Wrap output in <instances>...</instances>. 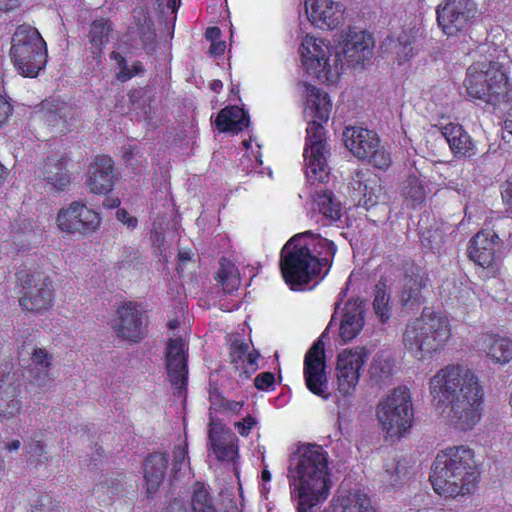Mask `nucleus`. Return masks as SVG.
<instances>
[{"label":"nucleus","mask_w":512,"mask_h":512,"mask_svg":"<svg viewBox=\"0 0 512 512\" xmlns=\"http://www.w3.org/2000/svg\"><path fill=\"white\" fill-rule=\"evenodd\" d=\"M259 353L258 351L256 350H252V351H249L248 350V353L246 354L245 356V363L242 364L241 368L243 369L241 372H240V376L244 375L245 378H249L251 373L255 372L258 368V364H257V361H258V358H259Z\"/></svg>","instance_id":"obj_48"},{"label":"nucleus","mask_w":512,"mask_h":512,"mask_svg":"<svg viewBox=\"0 0 512 512\" xmlns=\"http://www.w3.org/2000/svg\"><path fill=\"white\" fill-rule=\"evenodd\" d=\"M403 195L406 202L412 207L421 205L426 196L422 181L416 175H409L403 189Z\"/></svg>","instance_id":"obj_40"},{"label":"nucleus","mask_w":512,"mask_h":512,"mask_svg":"<svg viewBox=\"0 0 512 512\" xmlns=\"http://www.w3.org/2000/svg\"><path fill=\"white\" fill-rule=\"evenodd\" d=\"M214 123L220 132L238 133L248 127L249 116L238 106H230L220 110Z\"/></svg>","instance_id":"obj_33"},{"label":"nucleus","mask_w":512,"mask_h":512,"mask_svg":"<svg viewBox=\"0 0 512 512\" xmlns=\"http://www.w3.org/2000/svg\"><path fill=\"white\" fill-rule=\"evenodd\" d=\"M38 113L48 126L66 128L74 116V109L65 101L49 98L42 101Z\"/></svg>","instance_id":"obj_27"},{"label":"nucleus","mask_w":512,"mask_h":512,"mask_svg":"<svg viewBox=\"0 0 512 512\" xmlns=\"http://www.w3.org/2000/svg\"><path fill=\"white\" fill-rule=\"evenodd\" d=\"M440 130L456 158H470L476 154L475 144L462 125L448 123Z\"/></svg>","instance_id":"obj_25"},{"label":"nucleus","mask_w":512,"mask_h":512,"mask_svg":"<svg viewBox=\"0 0 512 512\" xmlns=\"http://www.w3.org/2000/svg\"><path fill=\"white\" fill-rule=\"evenodd\" d=\"M66 163L67 159L64 157H48L41 171V176L47 184L57 191H64L70 184Z\"/></svg>","instance_id":"obj_31"},{"label":"nucleus","mask_w":512,"mask_h":512,"mask_svg":"<svg viewBox=\"0 0 512 512\" xmlns=\"http://www.w3.org/2000/svg\"><path fill=\"white\" fill-rule=\"evenodd\" d=\"M166 512L189 511L181 501L174 500L166 508ZM190 512H217L209 492L201 484H197L194 488L191 498Z\"/></svg>","instance_id":"obj_34"},{"label":"nucleus","mask_w":512,"mask_h":512,"mask_svg":"<svg viewBox=\"0 0 512 512\" xmlns=\"http://www.w3.org/2000/svg\"><path fill=\"white\" fill-rule=\"evenodd\" d=\"M20 0H0V11H8L16 8Z\"/></svg>","instance_id":"obj_62"},{"label":"nucleus","mask_w":512,"mask_h":512,"mask_svg":"<svg viewBox=\"0 0 512 512\" xmlns=\"http://www.w3.org/2000/svg\"><path fill=\"white\" fill-rule=\"evenodd\" d=\"M477 343L479 349L495 363L505 364L512 359V341L507 337L482 334Z\"/></svg>","instance_id":"obj_29"},{"label":"nucleus","mask_w":512,"mask_h":512,"mask_svg":"<svg viewBox=\"0 0 512 512\" xmlns=\"http://www.w3.org/2000/svg\"><path fill=\"white\" fill-rule=\"evenodd\" d=\"M225 47L224 41L212 42L210 46V54L213 56H219L224 53Z\"/></svg>","instance_id":"obj_61"},{"label":"nucleus","mask_w":512,"mask_h":512,"mask_svg":"<svg viewBox=\"0 0 512 512\" xmlns=\"http://www.w3.org/2000/svg\"><path fill=\"white\" fill-rule=\"evenodd\" d=\"M249 345L245 342L235 341L231 345L230 358L231 363L235 365L236 369H239L242 364L245 363L244 359L248 353Z\"/></svg>","instance_id":"obj_44"},{"label":"nucleus","mask_w":512,"mask_h":512,"mask_svg":"<svg viewBox=\"0 0 512 512\" xmlns=\"http://www.w3.org/2000/svg\"><path fill=\"white\" fill-rule=\"evenodd\" d=\"M243 405H244L243 402L227 400L224 398L221 399V407L224 410L232 412V413H239L240 410L242 409Z\"/></svg>","instance_id":"obj_58"},{"label":"nucleus","mask_w":512,"mask_h":512,"mask_svg":"<svg viewBox=\"0 0 512 512\" xmlns=\"http://www.w3.org/2000/svg\"><path fill=\"white\" fill-rule=\"evenodd\" d=\"M113 161L109 156H97L90 164L87 184L95 194H106L114 185Z\"/></svg>","instance_id":"obj_23"},{"label":"nucleus","mask_w":512,"mask_h":512,"mask_svg":"<svg viewBox=\"0 0 512 512\" xmlns=\"http://www.w3.org/2000/svg\"><path fill=\"white\" fill-rule=\"evenodd\" d=\"M391 367L387 361H378L376 359L373 360L370 368V373L372 377H377L382 380L385 377L390 375Z\"/></svg>","instance_id":"obj_52"},{"label":"nucleus","mask_w":512,"mask_h":512,"mask_svg":"<svg viewBox=\"0 0 512 512\" xmlns=\"http://www.w3.org/2000/svg\"><path fill=\"white\" fill-rule=\"evenodd\" d=\"M365 303L360 300L348 301L340 325V337L347 342L355 338L364 326Z\"/></svg>","instance_id":"obj_28"},{"label":"nucleus","mask_w":512,"mask_h":512,"mask_svg":"<svg viewBox=\"0 0 512 512\" xmlns=\"http://www.w3.org/2000/svg\"><path fill=\"white\" fill-rule=\"evenodd\" d=\"M437 23L448 37L468 31L479 16L474 0H442L436 7Z\"/></svg>","instance_id":"obj_12"},{"label":"nucleus","mask_w":512,"mask_h":512,"mask_svg":"<svg viewBox=\"0 0 512 512\" xmlns=\"http://www.w3.org/2000/svg\"><path fill=\"white\" fill-rule=\"evenodd\" d=\"M190 259H191V253L189 251H180L178 253L179 265L177 267V270H180V266H181L182 263L190 261Z\"/></svg>","instance_id":"obj_63"},{"label":"nucleus","mask_w":512,"mask_h":512,"mask_svg":"<svg viewBox=\"0 0 512 512\" xmlns=\"http://www.w3.org/2000/svg\"><path fill=\"white\" fill-rule=\"evenodd\" d=\"M372 38L364 31H342L339 45L331 47L325 40L306 36L300 46L307 73L322 82H333L345 65L355 68L372 54Z\"/></svg>","instance_id":"obj_2"},{"label":"nucleus","mask_w":512,"mask_h":512,"mask_svg":"<svg viewBox=\"0 0 512 512\" xmlns=\"http://www.w3.org/2000/svg\"><path fill=\"white\" fill-rule=\"evenodd\" d=\"M363 173L357 171L355 173V178H353V187L356 189V184L358 185L357 189L363 193V197L360 199L359 203L367 210L371 207L375 206L380 197L381 188L378 187L374 189L373 187H368L367 183L362 182Z\"/></svg>","instance_id":"obj_41"},{"label":"nucleus","mask_w":512,"mask_h":512,"mask_svg":"<svg viewBox=\"0 0 512 512\" xmlns=\"http://www.w3.org/2000/svg\"><path fill=\"white\" fill-rule=\"evenodd\" d=\"M208 439L218 460L233 461L238 456L237 436L221 422L211 419Z\"/></svg>","instance_id":"obj_21"},{"label":"nucleus","mask_w":512,"mask_h":512,"mask_svg":"<svg viewBox=\"0 0 512 512\" xmlns=\"http://www.w3.org/2000/svg\"><path fill=\"white\" fill-rule=\"evenodd\" d=\"M409 461L405 458L392 457L384 464L383 478L390 486H397L407 480L409 475Z\"/></svg>","instance_id":"obj_37"},{"label":"nucleus","mask_w":512,"mask_h":512,"mask_svg":"<svg viewBox=\"0 0 512 512\" xmlns=\"http://www.w3.org/2000/svg\"><path fill=\"white\" fill-rule=\"evenodd\" d=\"M404 272L400 302L406 307L419 306L423 301L421 292L429 283L428 274L424 268L414 263H407Z\"/></svg>","instance_id":"obj_19"},{"label":"nucleus","mask_w":512,"mask_h":512,"mask_svg":"<svg viewBox=\"0 0 512 512\" xmlns=\"http://www.w3.org/2000/svg\"><path fill=\"white\" fill-rule=\"evenodd\" d=\"M18 395L19 387L10 381L9 376L7 381H0V416L11 418L19 413L21 402Z\"/></svg>","instance_id":"obj_35"},{"label":"nucleus","mask_w":512,"mask_h":512,"mask_svg":"<svg viewBox=\"0 0 512 512\" xmlns=\"http://www.w3.org/2000/svg\"><path fill=\"white\" fill-rule=\"evenodd\" d=\"M328 453L317 444L300 446L290 459V497L297 512H317L331 488Z\"/></svg>","instance_id":"obj_3"},{"label":"nucleus","mask_w":512,"mask_h":512,"mask_svg":"<svg viewBox=\"0 0 512 512\" xmlns=\"http://www.w3.org/2000/svg\"><path fill=\"white\" fill-rule=\"evenodd\" d=\"M31 512H58L48 495H39L32 505Z\"/></svg>","instance_id":"obj_51"},{"label":"nucleus","mask_w":512,"mask_h":512,"mask_svg":"<svg viewBox=\"0 0 512 512\" xmlns=\"http://www.w3.org/2000/svg\"><path fill=\"white\" fill-rule=\"evenodd\" d=\"M17 279L22 286L19 304L23 310L40 313L53 304L52 279L41 271L20 270Z\"/></svg>","instance_id":"obj_11"},{"label":"nucleus","mask_w":512,"mask_h":512,"mask_svg":"<svg viewBox=\"0 0 512 512\" xmlns=\"http://www.w3.org/2000/svg\"><path fill=\"white\" fill-rule=\"evenodd\" d=\"M377 417L382 427L391 437L402 436L413 419L411 396L406 387L393 390L377 406Z\"/></svg>","instance_id":"obj_10"},{"label":"nucleus","mask_w":512,"mask_h":512,"mask_svg":"<svg viewBox=\"0 0 512 512\" xmlns=\"http://www.w3.org/2000/svg\"><path fill=\"white\" fill-rule=\"evenodd\" d=\"M275 383V376L272 372H263L255 377L254 384L259 390H268Z\"/></svg>","instance_id":"obj_54"},{"label":"nucleus","mask_w":512,"mask_h":512,"mask_svg":"<svg viewBox=\"0 0 512 512\" xmlns=\"http://www.w3.org/2000/svg\"><path fill=\"white\" fill-rule=\"evenodd\" d=\"M315 202L319 212L331 224L341 219L342 205L329 190L316 191Z\"/></svg>","instance_id":"obj_36"},{"label":"nucleus","mask_w":512,"mask_h":512,"mask_svg":"<svg viewBox=\"0 0 512 512\" xmlns=\"http://www.w3.org/2000/svg\"><path fill=\"white\" fill-rule=\"evenodd\" d=\"M467 94L492 106L510 100L508 77L499 62L475 63L467 69L464 81Z\"/></svg>","instance_id":"obj_7"},{"label":"nucleus","mask_w":512,"mask_h":512,"mask_svg":"<svg viewBox=\"0 0 512 512\" xmlns=\"http://www.w3.org/2000/svg\"><path fill=\"white\" fill-rule=\"evenodd\" d=\"M116 336L130 343L140 342L147 333V317L142 307L128 302L118 307L112 321Z\"/></svg>","instance_id":"obj_13"},{"label":"nucleus","mask_w":512,"mask_h":512,"mask_svg":"<svg viewBox=\"0 0 512 512\" xmlns=\"http://www.w3.org/2000/svg\"><path fill=\"white\" fill-rule=\"evenodd\" d=\"M116 218L130 229H134L137 227V218L131 216L125 209H118L116 211Z\"/></svg>","instance_id":"obj_56"},{"label":"nucleus","mask_w":512,"mask_h":512,"mask_svg":"<svg viewBox=\"0 0 512 512\" xmlns=\"http://www.w3.org/2000/svg\"><path fill=\"white\" fill-rule=\"evenodd\" d=\"M187 347L181 338L169 339L165 349V365L169 381L179 393L186 388L188 379Z\"/></svg>","instance_id":"obj_18"},{"label":"nucleus","mask_w":512,"mask_h":512,"mask_svg":"<svg viewBox=\"0 0 512 512\" xmlns=\"http://www.w3.org/2000/svg\"><path fill=\"white\" fill-rule=\"evenodd\" d=\"M111 58L116 60L117 62L119 69V72L117 73V78L120 81L125 82L135 75V72H133L132 69L128 66L125 58L120 53L113 51L111 53Z\"/></svg>","instance_id":"obj_46"},{"label":"nucleus","mask_w":512,"mask_h":512,"mask_svg":"<svg viewBox=\"0 0 512 512\" xmlns=\"http://www.w3.org/2000/svg\"><path fill=\"white\" fill-rule=\"evenodd\" d=\"M12 112L10 103L0 95V127L6 122Z\"/></svg>","instance_id":"obj_57"},{"label":"nucleus","mask_w":512,"mask_h":512,"mask_svg":"<svg viewBox=\"0 0 512 512\" xmlns=\"http://www.w3.org/2000/svg\"><path fill=\"white\" fill-rule=\"evenodd\" d=\"M324 343L319 338L307 351L304 358V379L307 388L315 395L328 399V378L326 374Z\"/></svg>","instance_id":"obj_14"},{"label":"nucleus","mask_w":512,"mask_h":512,"mask_svg":"<svg viewBox=\"0 0 512 512\" xmlns=\"http://www.w3.org/2000/svg\"><path fill=\"white\" fill-rule=\"evenodd\" d=\"M128 40L135 48H142L152 54L157 47V37L153 20L147 7L138 6L133 10V21L128 29Z\"/></svg>","instance_id":"obj_17"},{"label":"nucleus","mask_w":512,"mask_h":512,"mask_svg":"<svg viewBox=\"0 0 512 512\" xmlns=\"http://www.w3.org/2000/svg\"><path fill=\"white\" fill-rule=\"evenodd\" d=\"M478 475L474 451L460 445L448 447L437 454L430 478L436 493L456 497L471 493Z\"/></svg>","instance_id":"obj_6"},{"label":"nucleus","mask_w":512,"mask_h":512,"mask_svg":"<svg viewBox=\"0 0 512 512\" xmlns=\"http://www.w3.org/2000/svg\"><path fill=\"white\" fill-rule=\"evenodd\" d=\"M52 356L42 348L34 349L31 356L30 367L38 366L39 368H50Z\"/></svg>","instance_id":"obj_47"},{"label":"nucleus","mask_w":512,"mask_h":512,"mask_svg":"<svg viewBox=\"0 0 512 512\" xmlns=\"http://www.w3.org/2000/svg\"><path fill=\"white\" fill-rule=\"evenodd\" d=\"M430 394L451 426L472 429L481 419L484 391L478 376L461 365H448L430 379Z\"/></svg>","instance_id":"obj_1"},{"label":"nucleus","mask_w":512,"mask_h":512,"mask_svg":"<svg viewBox=\"0 0 512 512\" xmlns=\"http://www.w3.org/2000/svg\"><path fill=\"white\" fill-rule=\"evenodd\" d=\"M188 451L186 446H176L173 450L172 472L175 476L182 470Z\"/></svg>","instance_id":"obj_49"},{"label":"nucleus","mask_w":512,"mask_h":512,"mask_svg":"<svg viewBox=\"0 0 512 512\" xmlns=\"http://www.w3.org/2000/svg\"><path fill=\"white\" fill-rule=\"evenodd\" d=\"M336 246L332 241L305 232L292 237L282 248L280 269L292 290H301L313 278L329 271Z\"/></svg>","instance_id":"obj_4"},{"label":"nucleus","mask_w":512,"mask_h":512,"mask_svg":"<svg viewBox=\"0 0 512 512\" xmlns=\"http://www.w3.org/2000/svg\"><path fill=\"white\" fill-rule=\"evenodd\" d=\"M169 462L167 453H152L143 463L144 479L146 481L147 493L153 495L161 485Z\"/></svg>","instance_id":"obj_30"},{"label":"nucleus","mask_w":512,"mask_h":512,"mask_svg":"<svg viewBox=\"0 0 512 512\" xmlns=\"http://www.w3.org/2000/svg\"><path fill=\"white\" fill-rule=\"evenodd\" d=\"M5 448L8 450V451H16L20 448V441L15 439L13 441H11L10 443H7L5 445Z\"/></svg>","instance_id":"obj_64"},{"label":"nucleus","mask_w":512,"mask_h":512,"mask_svg":"<svg viewBox=\"0 0 512 512\" xmlns=\"http://www.w3.org/2000/svg\"><path fill=\"white\" fill-rule=\"evenodd\" d=\"M26 452L29 454V459H35L37 462H43L47 459L45 456V447L40 441H32L26 446Z\"/></svg>","instance_id":"obj_50"},{"label":"nucleus","mask_w":512,"mask_h":512,"mask_svg":"<svg viewBox=\"0 0 512 512\" xmlns=\"http://www.w3.org/2000/svg\"><path fill=\"white\" fill-rule=\"evenodd\" d=\"M498 235L493 230L478 232L469 242L468 256L477 265L488 268L495 260Z\"/></svg>","instance_id":"obj_22"},{"label":"nucleus","mask_w":512,"mask_h":512,"mask_svg":"<svg viewBox=\"0 0 512 512\" xmlns=\"http://www.w3.org/2000/svg\"><path fill=\"white\" fill-rule=\"evenodd\" d=\"M381 49L395 56L399 64L408 61L418 51L417 35L414 29L403 30L397 37H387Z\"/></svg>","instance_id":"obj_26"},{"label":"nucleus","mask_w":512,"mask_h":512,"mask_svg":"<svg viewBox=\"0 0 512 512\" xmlns=\"http://www.w3.org/2000/svg\"><path fill=\"white\" fill-rule=\"evenodd\" d=\"M310 22L320 29H334L343 17L342 4L332 0H305Z\"/></svg>","instance_id":"obj_20"},{"label":"nucleus","mask_w":512,"mask_h":512,"mask_svg":"<svg viewBox=\"0 0 512 512\" xmlns=\"http://www.w3.org/2000/svg\"><path fill=\"white\" fill-rule=\"evenodd\" d=\"M369 352L365 347L344 350L337 359V379L339 391L350 395L356 388L360 377V369L367 361Z\"/></svg>","instance_id":"obj_15"},{"label":"nucleus","mask_w":512,"mask_h":512,"mask_svg":"<svg viewBox=\"0 0 512 512\" xmlns=\"http://www.w3.org/2000/svg\"><path fill=\"white\" fill-rule=\"evenodd\" d=\"M307 99L304 115L311 118L306 129L304 149L305 173L309 182H324L329 175L327 158L330 150L325 138L322 123L327 122L331 111V102L327 93L315 86H306Z\"/></svg>","instance_id":"obj_5"},{"label":"nucleus","mask_w":512,"mask_h":512,"mask_svg":"<svg viewBox=\"0 0 512 512\" xmlns=\"http://www.w3.org/2000/svg\"><path fill=\"white\" fill-rule=\"evenodd\" d=\"M237 269L235 266L229 262H226L225 259L220 262V268L216 273L215 279L220 283L225 281L226 279H230V277H237Z\"/></svg>","instance_id":"obj_53"},{"label":"nucleus","mask_w":512,"mask_h":512,"mask_svg":"<svg viewBox=\"0 0 512 512\" xmlns=\"http://www.w3.org/2000/svg\"><path fill=\"white\" fill-rule=\"evenodd\" d=\"M343 141L346 148L362 160L371 155L372 149L380 142L374 131L362 127H347L343 132Z\"/></svg>","instance_id":"obj_24"},{"label":"nucleus","mask_w":512,"mask_h":512,"mask_svg":"<svg viewBox=\"0 0 512 512\" xmlns=\"http://www.w3.org/2000/svg\"><path fill=\"white\" fill-rule=\"evenodd\" d=\"M221 36V30L219 27H209L206 29L205 37L211 42H216Z\"/></svg>","instance_id":"obj_60"},{"label":"nucleus","mask_w":512,"mask_h":512,"mask_svg":"<svg viewBox=\"0 0 512 512\" xmlns=\"http://www.w3.org/2000/svg\"><path fill=\"white\" fill-rule=\"evenodd\" d=\"M257 421L251 415L246 416L242 422H236L235 427L239 434L242 436H248L252 427L256 425Z\"/></svg>","instance_id":"obj_55"},{"label":"nucleus","mask_w":512,"mask_h":512,"mask_svg":"<svg viewBox=\"0 0 512 512\" xmlns=\"http://www.w3.org/2000/svg\"><path fill=\"white\" fill-rule=\"evenodd\" d=\"M240 278L230 277V279H226L225 281L220 282L223 287V290L227 293H232L239 286Z\"/></svg>","instance_id":"obj_59"},{"label":"nucleus","mask_w":512,"mask_h":512,"mask_svg":"<svg viewBox=\"0 0 512 512\" xmlns=\"http://www.w3.org/2000/svg\"><path fill=\"white\" fill-rule=\"evenodd\" d=\"M390 293L387 292V286L379 281L374 290L373 309L375 314L382 322H386L391 316Z\"/></svg>","instance_id":"obj_39"},{"label":"nucleus","mask_w":512,"mask_h":512,"mask_svg":"<svg viewBox=\"0 0 512 512\" xmlns=\"http://www.w3.org/2000/svg\"><path fill=\"white\" fill-rule=\"evenodd\" d=\"M112 31L111 22L105 18L96 19L90 25L88 39L92 58L97 65L101 63L102 47L109 43Z\"/></svg>","instance_id":"obj_32"},{"label":"nucleus","mask_w":512,"mask_h":512,"mask_svg":"<svg viewBox=\"0 0 512 512\" xmlns=\"http://www.w3.org/2000/svg\"><path fill=\"white\" fill-rule=\"evenodd\" d=\"M10 55L20 74L35 77L47 61L46 43L36 28L23 24L13 34Z\"/></svg>","instance_id":"obj_9"},{"label":"nucleus","mask_w":512,"mask_h":512,"mask_svg":"<svg viewBox=\"0 0 512 512\" xmlns=\"http://www.w3.org/2000/svg\"><path fill=\"white\" fill-rule=\"evenodd\" d=\"M444 242L445 235L438 228L427 230L422 236V244L432 252H439Z\"/></svg>","instance_id":"obj_42"},{"label":"nucleus","mask_w":512,"mask_h":512,"mask_svg":"<svg viewBox=\"0 0 512 512\" xmlns=\"http://www.w3.org/2000/svg\"><path fill=\"white\" fill-rule=\"evenodd\" d=\"M57 223L61 230L69 233H89L99 226L100 217L85 204L74 201L67 209L59 211Z\"/></svg>","instance_id":"obj_16"},{"label":"nucleus","mask_w":512,"mask_h":512,"mask_svg":"<svg viewBox=\"0 0 512 512\" xmlns=\"http://www.w3.org/2000/svg\"><path fill=\"white\" fill-rule=\"evenodd\" d=\"M366 159L379 169H386L391 163L390 155L380 145L372 149L371 155Z\"/></svg>","instance_id":"obj_45"},{"label":"nucleus","mask_w":512,"mask_h":512,"mask_svg":"<svg viewBox=\"0 0 512 512\" xmlns=\"http://www.w3.org/2000/svg\"><path fill=\"white\" fill-rule=\"evenodd\" d=\"M450 337L445 317L424 310L421 317L407 324L403 333L405 348L418 359L439 350Z\"/></svg>","instance_id":"obj_8"},{"label":"nucleus","mask_w":512,"mask_h":512,"mask_svg":"<svg viewBox=\"0 0 512 512\" xmlns=\"http://www.w3.org/2000/svg\"><path fill=\"white\" fill-rule=\"evenodd\" d=\"M338 500L341 512H376L370 498L361 491L340 494Z\"/></svg>","instance_id":"obj_38"},{"label":"nucleus","mask_w":512,"mask_h":512,"mask_svg":"<svg viewBox=\"0 0 512 512\" xmlns=\"http://www.w3.org/2000/svg\"><path fill=\"white\" fill-rule=\"evenodd\" d=\"M50 368H39L38 366L29 368V377L31 383L37 385L40 388L50 387L53 378L49 373Z\"/></svg>","instance_id":"obj_43"}]
</instances>
